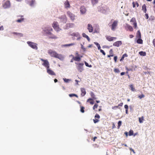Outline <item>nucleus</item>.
<instances>
[{
  "mask_svg": "<svg viewBox=\"0 0 155 155\" xmlns=\"http://www.w3.org/2000/svg\"><path fill=\"white\" fill-rule=\"evenodd\" d=\"M48 54L51 57L58 58L60 59H61L63 58L61 55L58 54L56 51H53L51 49L48 50Z\"/></svg>",
  "mask_w": 155,
  "mask_h": 155,
  "instance_id": "1",
  "label": "nucleus"
},
{
  "mask_svg": "<svg viewBox=\"0 0 155 155\" xmlns=\"http://www.w3.org/2000/svg\"><path fill=\"white\" fill-rule=\"evenodd\" d=\"M43 62L42 65L46 68V69L50 68V65L48 61L47 60H44L42 58L40 59Z\"/></svg>",
  "mask_w": 155,
  "mask_h": 155,
  "instance_id": "2",
  "label": "nucleus"
},
{
  "mask_svg": "<svg viewBox=\"0 0 155 155\" xmlns=\"http://www.w3.org/2000/svg\"><path fill=\"white\" fill-rule=\"evenodd\" d=\"M75 64L78 65L77 68L78 70L80 72H82L83 70V66L84 65V63H75Z\"/></svg>",
  "mask_w": 155,
  "mask_h": 155,
  "instance_id": "3",
  "label": "nucleus"
},
{
  "mask_svg": "<svg viewBox=\"0 0 155 155\" xmlns=\"http://www.w3.org/2000/svg\"><path fill=\"white\" fill-rule=\"evenodd\" d=\"M27 43L32 48L36 50L38 49V47H37V44L36 43L30 41H28Z\"/></svg>",
  "mask_w": 155,
  "mask_h": 155,
  "instance_id": "4",
  "label": "nucleus"
},
{
  "mask_svg": "<svg viewBox=\"0 0 155 155\" xmlns=\"http://www.w3.org/2000/svg\"><path fill=\"white\" fill-rule=\"evenodd\" d=\"M67 14L72 21H73L75 19V16L74 14H73L69 11H68L67 12Z\"/></svg>",
  "mask_w": 155,
  "mask_h": 155,
  "instance_id": "5",
  "label": "nucleus"
},
{
  "mask_svg": "<svg viewBox=\"0 0 155 155\" xmlns=\"http://www.w3.org/2000/svg\"><path fill=\"white\" fill-rule=\"evenodd\" d=\"M52 27L57 31H59L61 29L59 28L58 23L57 22L54 21L52 24Z\"/></svg>",
  "mask_w": 155,
  "mask_h": 155,
  "instance_id": "6",
  "label": "nucleus"
},
{
  "mask_svg": "<svg viewBox=\"0 0 155 155\" xmlns=\"http://www.w3.org/2000/svg\"><path fill=\"white\" fill-rule=\"evenodd\" d=\"M118 21H114L111 25V29L113 31H114L117 26Z\"/></svg>",
  "mask_w": 155,
  "mask_h": 155,
  "instance_id": "7",
  "label": "nucleus"
},
{
  "mask_svg": "<svg viewBox=\"0 0 155 155\" xmlns=\"http://www.w3.org/2000/svg\"><path fill=\"white\" fill-rule=\"evenodd\" d=\"M106 38L107 40L109 41H113L117 39L116 37H112L110 36H107Z\"/></svg>",
  "mask_w": 155,
  "mask_h": 155,
  "instance_id": "8",
  "label": "nucleus"
},
{
  "mask_svg": "<svg viewBox=\"0 0 155 155\" xmlns=\"http://www.w3.org/2000/svg\"><path fill=\"white\" fill-rule=\"evenodd\" d=\"M73 59H74V60L75 61H80L81 60V58L83 57L82 56H74L73 55Z\"/></svg>",
  "mask_w": 155,
  "mask_h": 155,
  "instance_id": "9",
  "label": "nucleus"
},
{
  "mask_svg": "<svg viewBox=\"0 0 155 155\" xmlns=\"http://www.w3.org/2000/svg\"><path fill=\"white\" fill-rule=\"evenodd\" d=\"M47 71L48 73L49 74L52 75H55L56 74L55 73L51 70L49 68L47 69Z\"/></svg>",
  "mask_w": 155,
  "mask_h": 155,
  "instance_id": "10",
  "label": "nucleus"
},
{
  "mask_svg": "<svg viewBox=\"0 0 155 155\" xmlns=\"http://www.w3.org/2000/svg\"><path fill=\"white\" fill-rule=\"evenodd\" d=\"M80 9V12L82 14H84L85 13L86 10L84 6H82Z\"/></svg>",
  "mask_w": 155,
  "mask_h": 155,
  "instance_id": "11",
  "label": "nucleus"
},
{
  "mask_svg": "<svg viewBox=\"0 0 155 155\" xmlns=\"http://www.w3.org/2000/svg\"><path fill=\"white\" fill-rule=\"evenodd\" d=\"M122 44L121 41H118L114 42L113 43V45L116 47H119L120 45H121Z\"/></svg>",
  "mask_w": 155,
  "mask_h": 155,
  "instance_id": "12",
  "label": "nucleus"
},
{
  "mask_svg": "<svg viewBox=\"0 0 155 155\" xmlns=\"http://www.w3.org/2000/svg\"><path fill=\"white\" fill-rule=\"evenodd\" d=\"M53 30L52 28L51 27H48L47 29L45 30L44 31L48 34H51V31Z\"/></svg>",
  "mask_w": 155,
  "mask_h": 155,
  "instance_id": "13",
  "label": "nucleus"
},
{
  "mask_svg": "<svg viewBox=\"0 0 155 155\" xmlns=\"http://www.w3.org/2000/svg\"><path fill=\"white\" fill-rule=\"evenodd\" d=\"M10 6V2L9 1H7L5 2L4 5L3 6L5 8H8Z\"/></svg>",
  "mask_w": 155,
  "mask_h": 155,
  "instance_id": "14",
  "label": "nucleus"
},
{
  "mask_svg": "<svg viewBox=\"0 0 155 155\" xmlns=\"http://www.w3.org/2000/svg\"><path fill=\"white\" fill-rule=\"evenodd\" d=\"M64 7L65 8H67L70 7V5L69 2L68 0H66L64 3Z\"/></svg>",
  "mask_w": 155,
  "mask_h": 155,
  "instance_id": "15",
  "label": "nucleus"
},
{
  "mask_svg": "<svg viewBox=\"0 0 155 155\" xmlns=\"http://www.w3.org/2000/svg\"><path fill=\"white\" fill-rule=\"evenodd\" d=\"M87 29L90 32H92L93 31V28L92 25L90 24L87 25Z\"/></svg>",
  "mask_w": 155,
  "mask_h": 155,
  "instance_id": "16",
  "label": "nucleus"
},
{
  "mask_svg": "<svg viewBox=\"0 0 155 155\" xmlns=\"http://www.w3.org/2000/svg\"><path fill=\"white\" fill-rule=\"evenodd\" d=\"M81 95L82 97L84 96L86 94L85 89L83 88H81Z\"/></svg>",
  "mask_w": 155,
  "mask_h": 155,
  "instance_id": "17",
  "label": "nucleus"
},
{
  "mask_svg": "<svg viewBox=\"0 0 155 155\" xmlns=\"http://www.w3.org/2000/svg\"><path fill=\"white\" fill-rule=\"evenodd\" d=\"M66 26L68 28H71L74 27V24L72 23H67L66 24Z\"/></svg>",
  "mask_w": 155,
  "mask_h": 155,
  "instance_id": "18",
  "label": "nucleus"
},
{
  "mask_svg": "<svg viewBox=\"0 0 155 155\" xmlns=\"http://www.w3.org/2000/svg\"><path fill=\"white\" fill-rule=\"evenodd\" d=\"M142 10L143 11L144 13H146L147 12V6L145 4H143L142 8Z\"/></svg>",
  "mask_w": 155,
  "mask_h": 155,
  "instance_id": "19",
  "label": "nucleus"
},
{
  "mask_svg": "<svg viewBox=\"0 0 155 155\" xmlns=\"http://www.w3.org/2000/svg\"><path fill=\"white\" fill-rule=\"evenodd\" d=\"M12 34L14 35H15L19 37H21L23 36V34L21 33H17L15 32H13Z\"/></svg>",
  "mask_w": 155,
  "mask_h": 155,
  "instance_id": "20",
  "label": "nucleus"
},
{
  "mask_svg": "<svg viewBox=\"0 0 155 155\" xmlns=\"http://www.w3.org/2000/svg\"><path fill=\"white\" fill-rule=\"evenodd\" d=\"M92 98H89L87 100V102H89L91 104L93 105L94 103V101Z\"/></svg>",
  "mask_w": 155,
  "mask_h": 155,
  "instance_id": "21",
  "label": "nucleus"
},
{
  "mask_svg": "<svg viewBox=\"0 0 155 155\" xmlns=\"http://www.w3.org/2000/svg\"><path fill=\"white\" fill-rule=\"evenodd\" d=\"M71 35L73 36L74 37H78L80 36L79 34L78 33H73L71 34Z\"/></svg>",
  "mask_w": 155,
  "mask_h": 155,
  "instance_id": "22",
  "label": "nucleus"
},
{
  "mask_svg": "<svg viewBox=\"0 0 155 155\" xmlns=\"http://www.w3.org/2000/svg\"><path fill=\"white\" fill-rule=\"evenodd\" d=\"M90 94L93 99L94 100H95L96 99V98L95 97V96L93 92H91V93H90Z\"/></svg>",
  "mask_w": 155,
  "mask_h": 155,
  "instance_id": "23",
  "label": "nucleus"
},
{
  "mask_svg": "<svg viewBox=\"0 0 155 155\" xmlns=\"http://www.w3.org/2000/svg\"><path fill=\"white\" fill-rule=\"evenodd\" d=\"M137 37L138 38H141V34L140 30H138L137 32Z\"/></svg>",
  "mask_w": 155,
  "mask_h": 155,
  "instance_id": "24",
  "label": "nucleus"
},
{
  "mask_svg": "<svg viewBox=\"0 0 155 155\" xmlns=\"http://www.w3.org/2000/svg\"><path fill=\"white\" fill-rule=\"evenodd\" d=\"M48 35H50V36H49V38H52V39H56L57 38V37L56 36L53 35L51 33V34H48Z\"/></svg>",
  "mask_w": 155,
  "mask_h": 155,
  "instance_id": "25",
  "label": "nucleus"
},
{
  "mask_svg": "<svg viewBox=\"0 0 155 155\" xmlns=\"http://www.w3.org/2000/svg\"><path fill=\"white\" fill-rule=\"evenodd\" d=\"M127 27L128 29L130 31H133V29L132 27L129 25H127Z\"/></svg>",
  "mask_w": 155,
  "mask_h": 155,
  "instance_id": "26",
  "label": "nucleus"
},
{
  "mask_svg": "<svg viewBox=\"0 0 155 155\" xmlns=\"http://www.w3.org/2000/svg\"><path fill=\"white\" fill-rule=\"evenodd\" d=\"M75 43H72L71 44H65L64 45H63V46L64 47H67V46H73L74 45H75Z\"/></svg>",
  "mask_w": 155,
  "mask_h": 155,
  "instance_id": "27",
  "label": "nucleus"
},
{
  "mask_svg": "<svg viewBox=\"0 0 155 155\" xmlns=\"http://www.w3.org/2000/svg\"><path fill=\"white\" fill-rule=\"evenodd\" d=\"M98 2V0H91V2L93 5L97 4Z\"/></svg>",
  "mask_w": 155,
  "mask_h": 155,
  "instance_id": "28",
  "label": "nucleus"
},
{
  "mask_svg": "<svg viewBox=\"0 0 155 155\" xmlns=\"http://www.w3.org/2000/svg\"><path fill=\"white\" fill-rule=\"evenodd\" d=\"M82 36L86 38L88 41L90 40V38L89 37L86 35L85 33H83L82 34Z\"/></svg>",
  "mask_w": 155,
  "mask_h": 155,
  "instance_id": "29",
  "label": "nucleus"
},
{
  "mask_svg": "<svg viewBox=\"0 0 155 155\" xmlns=\"http://www.w3.org/2000/svg\"><path fill=\"white\" fill-rule=\"evenodd\" d=\"M139 54L141 56H145L146 54L145 52L141 51L139 52Z\"/></svg>",
  "mask_w": 155,
  "mask_h": 155,
  "instance_id": "30",
  "label": "nucleus"
},
{
  "mask_svg": "<svg viewBox=\"0 0 155 155\" xmlns=\"http://www.w3.org/2000/svg\"><path fill=\"white\" fill-rule=\"evenodd\" d=\"M137 42L138 44H142L143 43V40L141 39V38H139V39L137 40Z\"/></svg>",
  "mask_w": 155,
  "mask_h": 155,
  "instance_id": "31",
  "label": "nucleus"
},
{
  "mask_svg": "<svg viewBox=\"0 0 155 155\" xmlns=\"http://www.w3.org/2000/svg\"><path fill=\"white\" fill-rule=\"evenodd\" d=\"M144 120L143 117L142 116L141 117L139 118V122L140 123H142L143 122V121Z\"/></svg>",
  "mask_w": 155,
  "mask_h": 155,
  "instance_id": "32",
  "label": "nucleus"
},
{
  "mask_svg": "<svg viewBox=\"0 0 155 155\" xmlns=\"http://www.w3.org/2000/svg\"><path fill=\"white\" fill-rule=\"evenodd\" d=\"M35 2V0H31V1L29 3V5L31 6H33L34 3Z\"/></svg>",
  "mask_w": 155,
  "mask_h": 155,
  "instance_id": "33",
  "label": "nucleus"
},
{
  "mask_svg": "<svg viewBox=\"0 0 155 155\" xmlns=\"http://www.w3.org/2000/svg\"><path fill=\"white\" fill-rule=\"evenodd\" d=\"M94 44L96 45V46L97 47L98 49V50H100L101 49V46L97 42H94Z\"/></svg>",
  "mask_w": 155,
  "mask_h": 155,
  "instance_id": "34",
  "label": "nucleus"
},
{
  "mask_svg": "<svg viewBox=\"0 0 155 155\" xmlns=\"http://www.w3.org/2000/svg\"><path fill=\"white\" fill-rule=\"evenodd\" d=\"M109 53L111 56L113 57L114 56V53H113V50L112 49H111L110 50Z\"/></svg>",
  "mask_w": 155,
  "mask_h": 155,
  "instance_id": "35",
  "label": "nucleus"
},
{
  "mask_svg": "<svg viewBox=\"0 0 155 155\" xmlns=\"http://www.w3.org/2000/svg\"><path fill=\"white\" fill-rule=\"evenodd\" d=\"M69 96L70 97H72L73 96H75V97H77V98L78 97V96L77 95H76V94H69Z\"/></svg>",
  "mask_w": 155,
  "mask_h": 155,
  "instance_id": "36",
  "label": "nucleus"
},
{
  "mask_svg": "<svg viewBox=\"0 0 155 155\" xmlns=\"http://www.w3.org/2000/svg\"><path fill=\"white\" fill-rule=\"evenodd\" d=\"M122 124V121H119L118 122V126L117 128L119 129L120 126H121Z\"/></svg>",
  "mask_w": 155,
  "mask_h": 155,
  "instance_id": "37",
  "label": "nucleus"
},
{
  "mask_svg": "<svg viewBox=\"0 0 155 155\" xmlns=\"http://www.w3.org/2000/svg\"><path fill=\"white\" fill-rule=\"evenodd\" d=\"M130 89H131V90L132 91H135V88H134V86H133V85H132V84H131L130 85Z\"/></svg>",
  "mask_w": 155,
  "mask_h": 155,
  "instance_id": "38",
  "label": "nucleus"
},
{
  "mask_svg": "<svg viewBox=\"0 0 155 155\" xmlns=\"http://www.w3.org/2000/svg\"><path fill=\"white\" fill-rule=\"evenodd\" d=\"M98 107V104H95L94 105L93 107V109L94 110H95V109H97V107Z\"/></svg>",
  "mask_w": 155,
  "mask_h": 155,
  "instance_id": "39",
  "label": "nucleus"
},
{
  "mask_svg": "<svg viewBox=\"0 0 155 155\" xmlns=\"http://www.w3.org/2000/svg\"><path fill=\"white\" fill-rule=\"evenodd\" d=\"M84 107L83 106H81L80 109L81 112L83 113H84Z\"/></svg>",
  "mask_w": 155,
  "mask_h": 155,
  "instance_id": "40",
  "label": "nucleus"
},
{
  "mask_svg": "<svg viewBox=\"0 0 155 155\" xmlns=\"http://www.w3.org/2000/svg\"><path fill=\"white\" fill-rule=\"evenodd\" d=\"M133 25L134 28H137V25L136 21L134 22H133Z\"/></svg>",
  "mask_w": 155,
  "mask_h": 155,
  "instance_id": "41",
  "label": "nucleus"
},
{
  "mask_svg": "<svg viewBox=\"0 0 155 155\" xmlns=\"http://www.w3.org/2000/svg\"><path fill=\"white\" fill-rule=\"evenodd\" d=\"M134 132L132 130H130L129 132V136H131L133 135Z\"/></svg>",
  "mask_w": 155,
  "mask_h": 155,
  "instance_id": "42",
  "label": "nucleus"
},
{
  "mask_svg": "<svg viewBox=\"0 0 155 155\" xmlns=\"http://www.w3.org/2000/svg\"><path fill=\"white\" fill-rule=\"evenodd\" d=\"M130 21L131 22H136V21L135 18H133L131 19Z\"/></svg>",
  "mask_w": 155,
  "mask_h": 155,
  "instance_id": "43",
  "label": "nucleus"
},
{
  "mask_svg": "<svg viewBox=\"0 0 155 155\" xmlns=\"http://www.w3.org/2000/svg\"><path fill=\"white\" fill-rule=\"evenodd\" d=\"M85 65L87 67H88L90 68L92 67V66L91 65H89L86 62V61H85Z\"/></svg>",
  "mask_w": 155,
  "mask_h": 155,
  "instance_id": "44",
  "label": "nucleus"
},
{
  "mask_svg": "<svg viewBox=\"0 0 155 155\" xmlns=\"http://www.w3.org/2000/svg\"><path fill=\"white\" fill-rule=\"evenodd\" d=\"M24 20V18H20V19H18L16 21L18 22H21L23 21Z\"/></svg>",
  "mask_w": 155,
  "mask_h": 155,
  "instance_id": "45",
  "label": "nucleus"
},
{
  "mask_svg": "<svg viewBox=\"0 0 155 155\" xmlns=\"http://www.w3.org/2000/svg\"><path fill=\"white\" fill-rule=\"evenodd\" d=\"M144 95L143 94H142L141 95H139L138 96V97L140 99H141L143 98L144 97Z\"/></svg>",
  "mask_w": 155,
  "mask_h": 155,
  "instance_id": "46",
  "label": "nucleus"
},
{
  "mask_svg": "<svg viewBox=\"0 0 155 155\" xmlns=\"http://www.w3.org/2000/svg\"><path fill=\"white\" fill-rule=\"evenodd\" d=\"M117 108H119V109H120V107H118V106H114V107H112V108L113 109H114V110H116Z\"/></svg>",
  "mask_w": 155,
  "mask_h": 155,
  "instance_id": "47",
  "label": "nucleus"
},
{
  "mask_svg": "<svg viewBox=\"0 0 155 155\" xmlns=\"http://www.w3.org/2000/svg\"><path fill=\"white\" fill-rule=\"evenodd\" d=\"M95 118L96 119V118L99 119L100 118V116L98 114H96L95 116Z\"/></svg>",
  "mask_w": 155,
  "mask_h": 155,
  "instance_id": "48",
  "label": "nucleus"
},
{
  "mask_svg": "<svg viewBox=\"0 0 155 155\" xmlns=\"http://www.w3.org/2000/svg\"><path fill=\"white\" fill-rule=\"evenodd\" d=\"M114 71L116 73H119L120 71L119 69L117 68L114 69Z\"/></svg>",
  "mask_w": 155,
  "mask_h": 155,
  "instance_id": "49",
  "label": "nucleus"
},
{
  "mask_svg": "<svg viewBox=\"0 0 155 155\" xmlns=\"http://www.w3.org/2000/svg\"><path fill=\"white\" fill-rule=\"evenodd\" d=\"M100 52L102 53L104 55H105L106 54L104 52V51L102 49H100Z\"/></svg>",
  "mask_w": 155,
  "mask_h": 155,
  "instance_id": "50",
  "label": "nucleus"
},
{
  "mask_svg": "<svg viewBox=\"0 0 155 155\" xmlns=\"http://www.w3.org/2000/svg\"><path fill=\"white\" fill-rule=\"evenodd\" d=\"M114 61L116 63L117 61V56H115L114 57Z\"/></svg>",
  "mask_w": 155,
  "mask_h": 155,
  "instance_id": "51",
  "label": "nucleus"
},
{
  "mask_svg": "<svg viewBox=\"0 0 155 155\" xmlns=\"http://www.w3.org/2000/svg\"><path fill=\"white\" fill-rule=\"evenodd\" d=\"M64 80L65 82H68L69 81H70V80L69 79H66V78H64Z\"/></svg>",
  "mask_w": 155,
  "mask_h": 155,
  "instance_id": "52",
  "label": "nucleus"
},
{
  "mask_svg": "<svg viewBox=\"0 0 155 155\" xmlns=\"http://www.w3.org/2000/svg\"><path fill=\"white\" fill-rule=\"evenodd\" d=\"M81 48L84 51H85L86 49L84 48L83 45H81Z\"/></svg>",
  "mask_w": 155,
  "mask_h": 155,
  "instance_id": "53",
  "label": "nucleus"
},
{
  "mask_svg": "<svg viewBox=\"0 0 155 155\" xmlns=\"http://www.w3.org/2000/svg\"><path fill=\"white\" fill-rule=\"evenodd\" d=\"M95 119H94L93 121H94V123H97V122H98V121H99V120L97 119L96 118H95Z\"/></svg>",
  "mask_w": 155,
  "mask_h": 155,
  "instance_id": "54",
  "label": "nucleus"
},
{
  "mask_svg": "<svg viewBox=\"0 0 155 155\" xmlns=\"http://www.w3.org/2000/svg\"><path fill=\"white\" fill-rule=\"evenodd\" d=\"M128 56L127 54H124L122 55L123 58H124L125 57H127Z\"/></svg>",
  "mask_w": 155,
  "mask_h": 155,
  "instance_id": "55",
  "label": "nucleus"
},
{
  "mask_svg": "<svg viewBox=\"0 0 155 155\" xmlns=\"http://www.w3.org/2000/svg\"><path fill=\"white\" fill-rule=\"evenodd\" d=\"M129 149L130 151H132L134 153H135V152L134 150L131 148H129Z\"/></svg>",
  "mask_w": 155,
  "mask_h": 155,
  "instance_id": "56",
  "label": "nucleus"
},
{
  "mask_svg": "<svg viewBox=\"0 0 155 155\" xmlns=\"http://www.w3.org/2000/svg\"><path fill=\"white\" fill-rule=\"evenodd\" d=\"M145 18H146V19H147L148 18L149 16H148V15L147 14H146L145 15Z\"/></svg>",
  "mask_w": 155,
  "mask_h": 155,
  "instance_id": "57",
  "label": "nucleus"
},
{
  "mask_svg": "<svg viewBox=\"0 0 155 155\" xmlns=\"http://www.w3.org/2000/svg\"><path fill=\"white\" fill-rule=\"evenodd\" d=\"M135 4H136L135 2H132L133 6V8H134L135 7V6H136Z\"/></svg>",
  "mask_w": 155,
  "mask_h": 155,
  "instance_id": "58",
  "label": "nucleus"
},
{
  "mask_svg": "<svg viewBox=\"0 0 155 155\" xmlns=\"http://www.w3.org/2000/svg\"><path fill=\"white\" fill-rule=\"evenodd\" d=\"M126 69L128 71H132V69L131 68H128L127 67H126Z\"/></svg>",
  "mask_w": 155,
  "mask_h": 155,
  "instance_id": "59",
  "label": "nucleus"
},
{
  "mask_svg": "<svg viewBox=\"0 0 155 155\" xmlns=\"http://www.w3.org/2000/svg\"><path fill=\"white\" fill-rule=\"evenodd\" d=\"M112 128L113 129L114 128H116V126H115V125L114 123H112Z\"/></svg>",
  "mask_w": 155,
  "mask_h": 155,
  "instance_id": "60",
  "label": "nucleus"
},
{
  "mask_svg": "<svg viewBox=\"0 0 155 155\" xmlns=\"http://www.w3.org/2000/svg\"><path fill=\"white\" fill-rule=\"evenodd\" d=\"M4 30V28L3 26H2L0 27V31H2Z\"/></svg>",
  "mask_w": 155,
  "mask_h": 155,
  "instance_id": "61",
  "label": "nucleus"
},
{
  "mask_svg": "<svg viewBox=\"0 0 155 155\" xmlns=\"http://www.w3.org/2000/svg\"><path fill=\"white\" fill-rule=\"evenodd\" d=\"M123 103L122 102H121L118 105V107H119V106L121 107L123 106Z\"/></svg>",
  "mask_w": 155,
  "mask_h": 155,
  "instance_id": "62",
  "label": "nucleus"
},
{
  "mask_svg": "<svg viewBox=\"0 0 155 155\" xmlns=\"http://www.w3.org/2000/svg\"><path fill=\"white\" fill-rule=\"evenodd\" d=\"M124 108L126 109H128V106L127 105H124Z\"/></svg>",
  "mask_w": 155,
  "mask_h": 155,
  "instance_id": "63",
  "label": "nucleus"
},
{
  "mask_svg": "<svg viewBox=\"0 0 155 155\" xmlns=\"http://www.w3.org/2000/svg\"><path fill=\"white\" fill-rule=\"evenodd\" d=\"M75 55L77 56H79L78 53V51H76L75 53Z\"/></svg>",
  "mask_w": 155,
  "mask_h": 155,
  "instance_id": "64",
  "label": "nucleus"
}]
</instances>
